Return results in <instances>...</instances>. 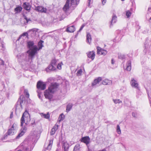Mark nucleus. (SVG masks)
Returning a JSON list of instances; mask_svg holds the SVG:
<instances>
[{"mask_svg": "<svg viewBox=\"0 0 151 151\" xmlns=\"http://www.w3.org/2000/svg\"><path fill=\"white\" fill-rule=\"evenodd\" d=\"M59 85L57 83H51L47 90L44 92V96L46 99H51L52 97V94L56 91L58 88Z\"/></svg>", "mask_w": 151, "mask_h": 151, "instance_id": "obj_1", "label": "nucleus"}, {"mask_svg": "<svg viewBox=\"0 0 151 151\" xmlns=\"http://www.w3.org/2000/svg\"><path fill=\"white\" fill-rule=\"evenodd\" d=\"M43 41L40 40L38 43V48L36 46L34 45L33 48L27 51V52L29 54V57L32 60L33 59L35 54L37 53V51L41 49L43 46L42 43Z\"/></svg>", "mask_w": 151, "mask_h": 151, "instance_id": "obj_2", "label": "nucleus"}, {"mask_svg": "<svg viewBox=\"0 0 151 151\" xmlns=\"http://www.w3.org/2000/svg\"><path fill=\"white\" fill-rule=\"evenodd\" d=\"M30 121V117L28 112L25 111L23 114L21 119V125L22 126L24 123L26 124H28V123Z\"/></svg>", "mask_w": 151, "mask_h": 151, "instance_id": "obj_3", "label": "nucleus"}, {"mask_svg": "<svg viewBox=\"0 0 151 151\" xmlns=\"http://www.w3.org/2000/svg\"><path fill=\"white\" fill-rule=\"evenodd\" d=\"M37 87L38 89L43 90L46 88V85L44 83L40 81H39L37 82Z\"/></svg>", "mask_w": 151, "mask_h": 151, "instance_id": "obj_4", "label": "nucleus"}, {"mask_svg": "<svg viewBox=\"0 0 151 151\" xmlns=\"http://www.w3.org/2000/svg\"><path fill=\"white\" fill-rule=\"evenodd\" d=\"M16 124H14L12 127L9 129L7 131L6 135L7 136L8 135H12L14 134V133L15 132V128L16 127Z\"/></svg>", "mask_w": 151, "mask_h": 151, "instance_id": "obj_5", "label": "nucleus"}, {"mask_svg": "<svg viewBox=\"0 0 151 151\" xmlns=\"http://www.w3.org/2000/svg\"><path fill=\"white\" fill-rule=\"evenodd\" d=\"M18 59L20 62H25L27 60V56L26 54H22L18 55Z\"/></svg>", "mask_w": 151, "mask_h": 151, "instance_id": "obj_6", "label": "nucleus"}, {"mask_svg": "<svg viewBox=\"0 0 151 151\" xmlns=\"http://www.w3.org/2000/svg\"><path fill=\"white\" fill-rule=\"evenodd\" d=\"M35 9L37 12L42 13H46L47 11V9L46 8L40 6L35 7Z\"/></svg>", "mask_w": 151, "mask_h": 151, "instance_id": "obj_7", "label": "nucleus"}, {"mask_svg": "<svg viewBox=\"0 0 151 151\" xmlns=\"http://www.w3.org/2000/svg\"><path fill=\"white\" fill-rule=\"evenodd\" d=\"M97 53L98 54L106 55L107 53L106 50H104L99 47H97Z\"/></svg>", "mask_w": 151, "mask_h": 151, "instance_id": "obj_8", "label": "nucleus"}, {"mask_svg": "<svg viewBox=\"0 0 151 151\" xmlns=\"http://www.w3.org/2000/svg\"><path fill=\"white\" fill-rule=\"evenodd\" d=\"M101 78L99 77L94 80L93 82L92 83V86L93 87H96L99 86V83L101 81Z\"/></svg>", "mask_w": 151, "mask_h": 151, "instance_id": "obj_9", "label": "nucleus"}, {"mask_svg": "<svg viewBox=\"0 0 151 151\" xmlns=\"http://www.w3.org/2000/svg\"><path fill=\"white\" fill-rule=\"evenodd\" d=\"M90 139L88 136L83 137L81 139V142L85 143L87 146L90 142Z\"/></svg>", "mask_w": 151, "mask_h": 151, "instance_id": "obj_10", "label": "nucleus"}, {"mask_svg": "<svg viewBox=\"0 0 151 151\" xmlns=\"http://www.w3.org/2000/svg\"><path fill=\"white\" fill-rule=\"evenodd\" d=\"M131 84L132 86L137 89H138V84L136 81L133 78H132L131 81Z\"/></svg>", "mask_w": 151, "mask_h": 151, "instance_id": "obj_11", "label": "nucleus"}, {"mask_svg": "<svg viewBox=\"0 0 151 151\" xmlns=\"http://www.w3.org/2000/svg\"><path fill=\"white\" fill-rule=\"evenodd\" d=\"M38 29L35 28H33L30 29L28 31L29 35H30L32 37L34 36L36 32L37 31Z\"/></svg>", "mask_w": 151, "mask_h": 151, "instance_id": "obj_12", "label": "nucleus"}, {"mask_svg": "<svg viewBox=\"0 0 151 151\" xmlns=\"http://www.w3.org/2000/svg\"><path fill=\"white\" fill-rule=\"evenodd\" d=\"M56 70L55 66H53L50 64L47 68L45 69V70L47 72H50V71H54Z\"/></svg>", "mask_w": 151, "mask_h": 151, "instance_id": "obj_13", "label": "nucleus"}, {"mask_svg": "<svg viewBox=\"0 0 151 151\" xmlns=\"http://www.w3.org/2000/svg\"><path fill=\"white\" fill-rule=\"evenodd\" d=\"M62 147L64 148V151H68V150L69 148V145L67 142L65 141H63L62 142Z\"/></svg>", "mask_w": 151, "mask_h": 151, "instance_id": "obj_14", "label": "nucleus"}, {"mask_svg": "<svg viewBox=\"0 0 151 151\" xmlns=\"http://www.w3.org/2000/svg\"><path fill=\"white\" fill-rule=\"evenodd\" d=\"M21 132L18 134V135L16 137V138L18 139L20 137L23 136L24 133L26 132L27 130V128L25 127H24L21 129Z\"/></svg>", "mask_w": 151, "mask_h": 151, "instance_id": "obj_15", "label": "nucleus"}, {"mask_svg": "<svg viewBox=\"0 0 151 151\" xmlns=\"http://www.w3.org/2000/svg\"><path fill=\"white\" fill-rule=\"evenodd\" d=\"M22 6L26 10L28 11L30 10L31 6L28 3H24L22 5Z\"/></svg>", "mask_w": 151, "mask_h": 151, "instance_id": "obj_16", "label": "nucleus"}, {"mask_svg": "<svg viewBox=\"0 0 151 151\" xmlns=\"http://www.w3.org/2000/svg\"><path fill=\"white\" fill-rule=\"evenodd\" d=\"M75 28L74 26H67V28L66 29V31L69 32H73L75 31Z\"/></svg>", "mask_w": 151, "mask_h": 151, "instance_id": "obj_17", "label": "nucleus"}, {"mask_svg": "<svg viewBox=\"0 0 151 151\" xmlns=\"http://www.w3.org/2000/svg\"><path fill=\"white\" fill-rule=\"evenodd\" d=\"M69 8V2L68 0H67L66 3L63 7V10L65 12L68 11Z\"/></svg>", "mask_w": 151, "mask_h": 151, "instance_id": "obj_18", "label": "nucleus"}, {"mask_svg": "<svg viewBox=\"0 0 151 151\" xmlns=\"http://www.w3.org/2000/svg\"><path fill=\"white\" fill-rule=\"evenodd\" d=\"M116 16L115 15L113 14L112 17V20L110 22V27H111V26H112L116 22Z\"/></svg>", "mask_w": 151, "mask_h": 151, "instance_id": "obj_19", "label": "nucleus"}, {"mask_svg": "<svg viewBox=\"0 0 151 151\" xmlns=\"http://www.w3.org/2000/svg\"><path fill=\"white\" fill-rule=\"evenodd\" d=\"M70 2V1L71 5H75V6L78 4L80 0H68Z\"/></svg>", "mask_w": 151, "mask_h": 151, "instance_id": "obj_20", "label": "nucleus"}, {"mask_svg": "<svg viewBox=\"0 0 151 151\" xmlns=\"http://www.w3.org/2000/svg\"><path fill=\"white\" fill-rule=\"evenodd\" d=\"M87 56L88 58H90L92 60H93L95 58V52H90L88 54Z\"/></svg>", "mask_w": 151, "mask_h": 151, "instance_id": "obj_21", "label": "nucleus"}, {"mask_svg": "<svg viewBox=\"0 0 151 151\" xmlns=\"http://www.w3.org/2000/svg\"><path fill=\"white\" fill-rule=\"evenodd\" d=\"M112 82L111 80H109L108 79H105L104 80L102 83L104 85H110L112 84Z\"/></svg>", "mask_w": 151, "mask_h": 151, "instance_id": "obj_22", "label": "nucleus"}, {"mask_svg": "<svg viewBox=\"0 0 151 151\" xmlns=\"http://www.w3.org/2000/svg\"><path fill=\"white\" fill-rule=\"evenodd\" d=\"M131 62L130 60L128 61L127 63L126 70L128 71H130L131 70Z\"/></svg>", "mask_w": 151, "mask_h": 151, "instance_id": "obj_23", "label": "nucleus"}, {"mask_svg": "<svg viewBox=\"0 0 151 151\" xmlns=\"http://www.w3.org/2000/svg\"><path fill=\"white\" fill-rule=\"evenodd\" d=\"M91 38L90 34L88 33L86 35V41L87 42L89 43V44L91 42Z\"/></svg>", "mask_w": 151, "mask_h": 151, "instance_id": "obj_24", "label": "nucleus"}, {"mask_svg": "<svg viewBox=\"0 0 151 151\" xmlns=\"http://www.w3.org/2000/svg\"><path fill=\"white\" fill-rule=\"evenodd\" d=\"M40 114L42 117H43L44 118L46 119H49L50 117V115L48 112L47 114H44L43 113H41Z\"/></svg>", "mask_w": 151, "mask_h": 151, "instance_id": "obj_25", "label": "nucleus"}, {"mask_svg": "<svg viewBox=\"0 0 151 151\" xmlns=\"http://www.w3.org/2000/svg\"><path fill=\"white\" fill-rule=\"evenodd\" d=\"M22 8L20 6H18L14 9L15 13L20 12L22 10Z\"/></svg>", "mask_w": 151, "mask_h": 151, "instance_id": "obj_26", "label": "nucleus"}, {"mask_svg": "<svg viewBox=\"0 0 151 151\" xmlns=\"http://www.w3.org/2000/svg\"><path fill=\"white\" fill-rule=\"evenodd\" d=\"M73 106V104L71 103L69 104L66 107V111L67 112H68L70 111L71 109H72Z\"/></svg>", "mask_w": 151, "mask_h": 151, "instance_id": "obj_27", "label": "nucleus"}, {"mask_svg": "<svg viewBox=\"0 0 151 151\" xmlns=\"http://www.w3.org/2000/svg\"><path fill=\"white\" fill-rule=\"evenodd\" d=\"M34 42L33 41H30L27 42V46L29 48V50H30V49H32L33 48V47L34 46Z\"/></svg>", "mask_w": 151, "mask_h": 151, "instance_id": "obj_28", "label": "nucleus"}, {"mask_svg": "<svg viewBox=\"0 0 151 151\" xmlns=\"http://www.w3.org/2000/svg\"><path fill=\"white\" fill-rule=\"evenodd\" d=\"M80 145L77 144L74 147L73 151H80Z\"/></svg>", "mask_w": 151, "mask_h": 151, "instance_id": "obj_29", "label": "nucleus"}, {"mask_svg": "<svg viewBox=\"0 0 151 151\" xmlns=\"http://www.w3.org/2000/svg\"><path fill=\"white\" fill-rule=\"evenodd\" d=\"M58 60H56L55 59H54L52 60L51 61L50 64L53 65V66H55L57 65V63Z\"/></svg>", "mask_w": 151, "mask_h": 151, "instance_id": "obj_30", "label": "nucleus"}, {"mask_svg": "<svg viewBox=\"0 0 151 151\" xmlns=\"http://www.w3.org/2000/svg\"><path fill=\"white\" fill-rule=\"evenodd\" d=\"M65 117V116L63 114H61L60 115L58 119V121L60 122L62 121H63Z\"/></svg>", "mask_w": 151, "mask_h": 151, "instance_id": "obj_31", "label": "nucleus"}, {"mask_svg": "<svg viewBox=\"0 0 151 151\" xmlns=\"http://www.w3.org/2000/svg\"><path fill=\"white\" fill-rule=\"evenodd\" d=\"M52 142H53L51 140H50L49 144L48 145V146L47 147V150H50L51 149V148L52 146Z\"/></svg>", "mask_w": 151, "mask_h": 151, "instance_id": "obj_32", "label": "nucleus"}, {"mask_svg": "<svg viewBox=\"0 0 151 151\" xmlns=\"http://www.w3.org/2000/svg\"><path fill=\"white\" fill-rule=\"evenodd\" d=\"M114 103L115 104H119L122 102V101H121L120 99H113V100Z\"/></svg>", "mask_w": 151, "mask_h": 151, "instance_id": "obj_33", "label": "nucleus"}, {"mask_svg": "<svg viewBox=\"0 0 151 151\" xmlns=\"http://www.w3.org/2000/svg\"><path fill=\"white\" fill-rule=\"evenodd\" d=\"M116 131L118 134H120L121 133V131L119 125H117Z\"/></svg>", "mask_w": 151, "mask_h": 151, "instance_id": "obj_34", "label": "nucleus"}, {"mask_svg": "<svg viewBox=\"0 0 151 151\" xmlns=\"http://www.w3.org/2000/svg\"><path fill=\"white\" fill-rule=\"evenodd\" d=\"M118 58L121 59H124L125 58V56L124 54H119Z\"/></svg>", "mask_w": 151, "mask_h": 151, "instance_id": "obj_35", "label": "nucleus"}, {"mask_svg": "<svg viewBox=\"0 0 151 151\" xmlns=\"http://www.w3.org/2000/svg\"><path fill=\"white\" fill-rule=\"evenodd\" d=\"M63 65L62 62L59 63L57 65V68L58 69L60 70L62 68V66Z\"/></svg>", "mask_w": 151, "mask_h": 151, "instance_id": "obj_36", "label": "nucleus"}, {"mask_svg": "<svg viewBox=\"0 0 151 151\" xmlns=\"http://www.w3.org/2000/svg\"><path fill=\"white\" fill-rule=\"evenodd\" d=\"M24 19L26 20V22H24V23L25 24L28 23V22H29L31 21V20L30 19V18H27L26 16L24 17Z\"/></svg>", "mask_w": 151, "mask_h": 151, "instance_id": "obj_37", "label": "nucleus"}, {"mask_svg": "<svg viewBox=\"0 0 151 151\" xmlns=\"http://www.w3.org/2000/svg\"><path fill=\"white\" fill-rule=\"evenodd\" d=\"M24 93L25 94L26 97L28 98L29 97V94L28 93V91L27 89H24Z\"/></svg>", "mask_w": 151, "mask_h": 151, "instance_id": "obj_38", "label": "nucleus"}, {"mask_svg": "<svg viewBox=\"0 0 151 151\" xmlns=\"http://www.w3.org/2000/svg\"><path fill=\"white\" fill-rule=\"evenodd\" d=\"M29 35L28 33V31L27 32H25L23 33L20 36L19 38H20L22 36H27V37Z\"/></svg>", "mask_w": 151, "mask_h": 151, "instance_id": "obj_39", "label": "nucleus"}, {"mask_svg": "<svg viewBox=\"0 0 151 151\" xmlns=\"http://www.w3.org/2000/svg\"><path fill=\"white\" fill-rule=\"evenodd\" d=\"M82 73V70L81 69L78 70V71L77 72V73H76V75L77 76H79L81 75Z\"/></svg>", "mask_w": 151, "mask_h": 151, "instance_id": "obj_40", "label": "nucleus"}, {"mask_svg": "<svg viewBox=\"0 0 151 151\" xmlns=\"http://www.w3.org/2000/svg\"><path fill=\"white\" fill-rule=\"evenodd\" d=\"M131 14V13L129 11H127L126 13V15L128 18H129Z\"/></svg>", "mask_w": 151, "mask_h": 151, "instance_id": "obj_41", "label": "nucleus"}, {"mask_svg": "<svg viewBox=\"0 0 151 151\" xmlns=\"http://www.w3.org/2000/svg\"><path fill=\"white\" fill-rule=\"evenodd\" d=\"M56 131L55 130H53V129H52L50 133L51 135H54L55 134Z\"/></svg>", "mask_w": 151, "mask_h": 151, "instance_id": "obj_42", "label": "nucleus"}, {"mask_svg": "<svg viewBox=\"0 0 151 151\" xmlns=\"http://www.w3.org/2000/svg\"><path fill=\"white\" fill-rule=\"evenodd\" d=\"M58 125H55V126H54L52 128V129L53 130H55L56 131L58 129Z\"/></svg>", "mask_w": 151, "mask_h": 151, "instance_id": "obj_43", "label": "nucleus"}, {"mask_svg": "<svg viewBox=\"0 0 151 151\" xmlns=\"http://www.w3.org/2000/svg\"><path fill=\"white\" fill-rule=\"evenodd\" d=\"M47 81L49 83H50L52 81H53V78L52 77H50V78H49L47 79Z\"/></svg>", "mask_w": 151, "mask_h": 151, "instance_id": "obj_44", "label": "nucleus"}, {"mask_svg": "<svg viewBox=\"0 0 151 151\" xmlns=\"http://www.w3.org/2000/svg\"><path fill=\"white\" fill-rule=\"evenodd\" d=\"M4 61L0 58V63L1 65H4Z\"/></svg>", "mask_w": 151, "mask_h": 151, "instance_id": "obj_45", "label": "nucleus"}, {"mask_svg": "<svg viewBox=\"0 0 151 151\" xmlns=\"http://www.w3.org/2000/svg\"><path fill=\"white\" fill-rule=\"evenodd\" d=\"M22 102H23V101L21 100V99L19 100H19L18 101V103L19 102V104L20 105L21 107H22Z\"/></svg>", "mask_w": 151, "mask_h": 151, "instance_id": "obj_46", "label": "nucleus"}, {"mask_svg": "<svg viewBox=\"0 0 151 151\" xmlns=\"http://www.w3.org/2000/svg\"><path fill=\"white\" fill-rule=\"evenodd\" d=\"M37 96L39 97V98L40 99L42 100V94H37Z\"/></svg>", "mask_w": 151, "mask_h": 151, "instance_id": "obj_47", "label": "nucleus"}, {"mask_svg": "<svg viewBox=\"0 0 151 151\" xmlns=\"http://www.w3.org/2000/svg\"><path fill=\"white\" fill-rule=\"evenodd\" d=\"M149 47V46H148L147 45L145 44V49L144 50V51H146V50L148 48V47Z\"/></svg>", "mask_w": 151, "mask_h": 151, "instance_id": "obj_48", "label": "nucleus"}, {"mask_svg": "<svg viewBox=\"0 0 151 151\" xmlns=\"http://www.w3.org/2000/svg\"><path fill=\"white\" fill-rule=\"evenodd\" d=\"M23 150L24 151H30L29 149L26 147H24L23 149Z\"/></svg>", "mask_w": 151, "mask_h": 151, "instance_id": "obj_49", "label": "nucleus"}, {"mask_svg": "<svg viewBox=\"0 0 151 151\" xmlns=\"http://www.w3.org/2000/svg\"><path fill=\"white\" fill-rule=\"evenodd\" d=\"M132 116L134 117H136L137 116V114L135 112H132Z\"/></svg>", "mask_w": 151, "mask_h": 151, "instance_id": "obj_50", "label": "nucleus"}, {"mask_svg": "<svg viewBox=\"0 0 151 151\" xmlns=\"http://www.w3.org/2000/svg\"><path fill=\"white\" fill-rule=\"evenodd\" d=\"M40 90H41L40 89H38V90L37 91V92L38 94H42V93L41 92Z\"/></svg>", "mask_w": 151, "mask_h": 151, "instance_id": "obj_51", "label": "nucleus"}, {"mask_svg": "<svg viewBox=\"0 0 151 151\" xmlns=\"http://www.w3.org/2000/svg\"><path fill=\"white\" fill-rule=\"evenodd\" d=\"M115 61L113 59H112L111 60V63L112 64H114Z\"/></svg>", "mask_w": 151, "mask_h": 151, "instance_id": "obj_52", "label": "nucleus"}, {"mask_svg": "<svg viewBox=\"0 0 151 151\" xmlns=\"http://www.w3.org/2000/svg\"><path fill=\"white\" fill-rule=\"evenodd\" d=\"M106 1V0H102V4L103 5H104Z\"/></svg>", "mask_w": 151, "mask_h": 151, "instance_id": "obj_53", "label": "nucleus"}, {"mask_svg": "<svg viewBox=\"0 0 151 151\" xmlns=\"http://www.w3.org/2000/svg\"><path fill=\"white\" fill-rule=\"evenodd\" d=\"M148 96L149 97V101H150V106H151V97H150L149 96V95L148 94Z\"/></svg>", "mask_w": 151, "mask_h": 151, "instance_id": "obj_54", "label": "nucleus"}, {"mask_svg": "<svg viewBox=\"0 0 151 151\" xmlns=\"http://www.w3.org/2000/svg\"><path fill=\"white\" fill-rule=\"evenodd\" d=\"M83 27H81V28H80L79 30H78V32H80L82 30V29H83Z\"/></svg>", "mask_w": 151, "mask_h": 151, "instance_id": "obj_55", "label": "nucleus"}, {"mask_svg": "<svg viewBox=\"0 0 151 151\" xmlns=\"http://www.w3.org/2000/svg\"><path fill=\"white\" fill-rule=\"evenodd\" d=\"M88 151H92V150L91 149L89 148L88 146Z\"/></svg>", "mask_w": 151, "mask_h": 151, "instance_id": "obj_56", "label": "nucleus"}, {"mask_svg": "<svg viewBox=\"0 0 151 151\" xmlns=\"http://www.w3.org/2000/svg\"><path fill=\"white\" fill-rule=\"evenodd\" d=\"M35 124V121H34L32 122L31 123V124L32 125H33V124Z\"/></svg>", "mask_w": 151, "mask_h": 151, "instance_id": "obj_57", "label": "nucleus"}, {"mask_svg": "<svg viewBox=\"0 0 151 151\" xmlns=\"http://www.w3.org/2000/svg\"><path fill=\"white\" fill-rule=\"evenodd\" d=\"M85 26V25L84 24H83V25H82L81 26V27H84Z\"/></svg>", "mask_w": 151, "mask_h": 151, "instance_id": "obj_58", "label": "nucleus"}, {"mask_svg": "<svg viewBox=\"0 0 151 151\" xmlns=\"http://www.w3.org/2000/svg\"><path fill=\"white\" fill-rule=\"evenodd\" d=\"M91 1V0H88V4L89 5L90 4V1Z\"/></svg>", "mask_w": 151, "mask_h": 151, "instance_id": "obj_59", "label": "nucleus"}, {"mask_svg": "<svg viewBox=\"0 0 151 151\" xmlns=\"http://www.w3.org/2000/svg\"><path fill=\"white\" fill-rule=\"evenodd\" d=\"M2 47L3 48H4V45L3 44L2 45Z\"/></svg>", "mask_w": 151, "mask_h": 151, "instance_id": "obj_60", "label": "nucleus"}, {"mask_svg": "<svg viewBox=\"0 0 151 151\" xmlns=\"http://www.w3.org/2000/svg\"><path fill=\"white\" fill-rule=\"evenodd\" d=\"M121 0L122 1H124L125 0Z\"/></svg>", "mask_w": 151, "mask_h": 151, "instance_id": "obj_61", "label": "nucleus"}, {"mask_svg": "<svg viewBox=\"0 0 151 151\" xmlns=\"http://www.w3.org/2000/svg\"><path fill=\"white\" fill-rule=\"evenodd\" d=\"M150 20H151V17H150Z\"/></svg>", "mask_w": 151, "mask_h": 151, "instance_id": "obj_62", "label": "nucleus"}, {"mask_svg": "<svg viewBox=\"0 0 151 151\" xmlns=\"http://www.w3.org/2000/svg\"><path fill=\"white\" fill-rule=\"evenodd\" d=\"M11 116H12V115L11 116H10V117H11Z\"/></svg>", "mask_w": 151, "mask_h": 151, "instance_id": "obj_63", "label": "nucleus"}, {"mask_svg": "<svg viewBox=\"0 0 151 151\" xmlns=\"http://www.w3.org/2000/svg\"><path fill=\"white\" fill-rule=\"evenodd\" d=\"M11 116H12V115L11 116H10V117H11Z\"/></svg>", "mask_w": 151, "mask_h": 151, "instance_id": "obj_64", "label": "nucleus"}]
</instances>
